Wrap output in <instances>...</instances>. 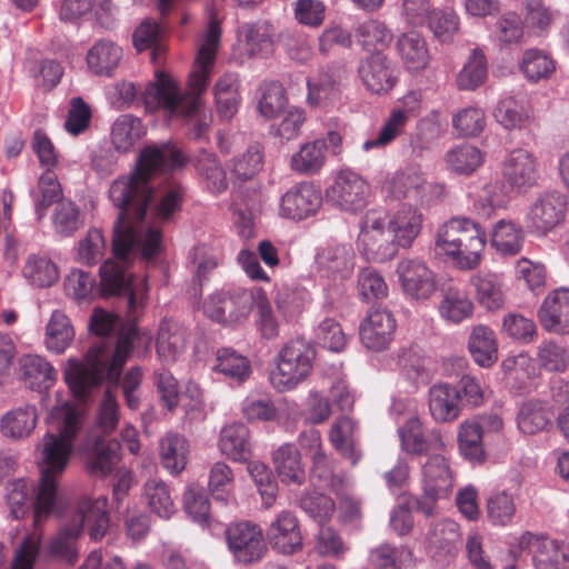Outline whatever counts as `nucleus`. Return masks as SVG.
Returning a JSON list of instances; mask_svg holds the SVG:
<instances>
[{
  "label": "nucleus",
  "mask_w": 569,
  "mask_h": 569,
  "mask_svg": "<svg viewBox=\"0 0 569 569\" xmlns=\"http://www.w3.org/2000/svg\"><path fill=\"white\" fill-rule=\"evenodd\" d=\"M183 164L180 151L170 143L146 147L129 176L114 180L109 190L110 200L120 210L113 228L112 249L121 260H106L100 267L101 292L104 296L128 295V323L118 336L114 348L103 341L89 349L83 362L70 359L64 379L73 395L84 400L90 390L107 380L117 388L123 365L133 350L138 328L133 320L143 308L147 297L144 280H132L123 263L140 254L146 259L157 256L162 248L160 229L147 217V208L159 197L157 219L166 220L180 207L182 188L176 181L156 191L152 180Z\"/></svg>",
  "instance_id": "f257e3e1"
},
{
  "label": "nucleus",
  "mask_w": 569,
  "mask_h": 569,
  "mask_svg": "<svg viewBox=\"0 0 569 569\" xmlns=\"http://www.w3.org/2000/svg\"><path fill=\"white\" fill-rule=\"evenodd\" d=\"M61 425L58 435H47L43 438L40 480L38 481V518L53 511L58 500V479L64 471L71 451L72 442L82 423V410L70 403L56 408L51 415Z\"/></svg>",
  "instance_id": "f03ea898"
},
{
  "label": "nucleus",
  "mask_w": 569,
  "mask_h": 569,
  "mask_svg": "<svg viewBox=\"0 0 569 569\" xmlns=\"http://www.w3.org/2000/svg\"><path fill=\"white\" fill-rule=\"evenodd\" d=\"M107 507L108 500L103 496L81 499L70 520L48 540V555L63 563H76L79 558L78 542L84 529L93 541L101 540L107 533L110 525Z\"/></svg>",
  "instance_id": "7ed1b4c3"
},
{
  "label": "nucleus",
  "mask_w": 569,
  "mask_h": 569,
  "mask_svg": "<svg viewBox=\"0 0 569 569\" xmlns=\"http://www.w3.org/2000/svg\"><path fill=\"white\" fill-rule=\"evenodd\" d=\"M487 244L485 229L470 218L455 217L437 230L436 249L463 271L478 268Z\"/></svg>",
  "instance_id": "20e7f679"
},
{
  "label": "nucleus",
  "mask_w": 569,
  "mask_h": 569,
  "mask_svg": "<svg viewBox=\"0 0 569 569\" xmlns=\"http://www.w3.org/2000/svg\"><path fill=\"white\" fill-rule=\"evenodd\" d=\"M221 38L220 21L216 16H211L208 27L204 31L201 44L198 49L193 69L189 74L188 90L182 91L183 100H194V106L187 110V116L198 112L203 106L202 96L207 91L210 78L212 76L217 52Z\"/></svg>",
  "instance_id": "39448f33"
},
{
  "label": "nucleus",
  "mask_w": 569,
  "mask_h": 569,
  "mask_svg": "<svg viewBox=\"0 0 569 569\" xmlns=\"http://www.w3.org/2000/svg\"><path fill=\"white\" fill-rule=\"evenodd\" d=\"M315 348L303 339L287 342L278 352L276 368L270 373L272 386L280 392L295 389L313 368Z\"/></svg>",
  "instance_id": "423d86ee"
},
{
  "label": "nucleus",
  "mask_w": 569,
  "mask_h": 569,
  "mask_svg": "<svg viewBox=\"0 0 569 569\" xmlns=\"http://www.w3.org/2000/svg\"><path fill=\"white\" fill-rule=\"evenodd\" d=\"M455 479L445 452L432 453L420 468L421 497L418 510L425 516H433L438 503L450 498Z\"/></svg>",
  "instance_id": "0eeeda50"
},
{
  "label": "nucleus",
  "mask_w": 569,
  "mask_h": 569,
  "mask_svg": "<svg viewBox=\"0 0 569 569\" xmlns=\"http://www.w3.org/2000/svg\"><path fill=\"white\" fill-rule=\"evenodd\" d=\"M358 250L368 260L385 262L397 256L399 246L387 226V213L372 209L359 223Z\"/></svg>",
  "instance_id": "6e6552de"
},
{
  "label": "nucleus",
  "mask_w": 569,
  "mask_h": 569,
  "mask_svg": "<svg viewBox=\"0 0 569 569\" xmlns=\"http://www.w3.org/2000/svg\"><path fill=\"white\" fill-rule=\"evenodd\" d=\"M256 290L242 287L210 295L203 302V312L211 320L231 328L244 325L252 311Z\"/></svg>",
  "instance_id": "1a4fd4ad"
},
{
  "label": "nucleus",
  "mask_w": 569,
  "mask_h": 569,
  "mask_svg": "<svg viewBox=\"0 0 569 569\" xmlns=\"http://www.w3.org/2000/svg\"><path fill=\"white\" fill-rule=\"evenodd\" d=\"M142 99L148 111L161 110L171 118L186 117L196 103L190 99L184 101L178 82L162 70H157L154 79L146 86Z\"/></svg>",
  "instance_id": "9d476101"
},
{
  "label": "nucleus",
  "mask_w": 569,
  "mask_h": 569,
  "mask_svg": "<svg viewBox=\"0 0 569 569\" xmlns=\"http://www.w3.org/2000/svg\"><path fill=\"white\" fill-rule=\"evenodd\" d=\"M388 192L397 199H411L420 204H431L445 194V187L428 182L419 166H408L396 172L387 182Z\"/></svg>",
  "instance_id": "9b49d317"
},
{
  "label": "nucleus",
  "mask_w": 569,
  "mask_h": 569,
  "mask_svg": "<svg viewBox=\"0 0 569 569\" xmlns=\"http://www.w3.org/2000/svg\"><path fill=\"white\" fill-rule=\"evenodd\" d=\"M395 272L401 291L408 300L426 302L438 290L436 273L418 258L400 259Z\"/></svg>",
  "instance_id": "f8f14e48"
},
{
  "label": "nucleus",
  "mask_w": 569,
  "mask_h": 569,
  "mask_svg": "<svg viewBox=\"0 0 569 569\" xmlns=\"http://www.w3.org/2000/svg\"><path fill=\"white\" fill-rule=\"evenodd\" d=\"M421 109V94L411 91L403 96L391 109L377 136L362 143L363 151L383 149L395 141L405 130L409 119L418 116Z\"/></svg>",
  "instance_id": "ddd939ff"
},
{
  "label": "nucleus",
  "mask_w": 569,
  "mask_h": 569,
  "mask_svg": "<svg viewBox=\"0 0 569 569\" xmlns=\"http://www.w3.org/2000/svg\"><path fill=\"white\" fill-rule=\"evenodd\" d=\"M370 194V186L360 174L350 171H340L332 184L326 190V198L333 207L346 212L362 210Z\"/></svg>",
  "instance_id": "4468645a"
},
{
  "label": "nucleus",
  "mask_w": 569,
  "mask_h": 569,
  "mask_svg": "<svg viewBox=\"0 0 569 569\" xmlns=\"http://www.w3.org/2000/svg\"><path fill=\"white\" fill-rule=\"evenodd\" d=\"M226 539L229 550L240 563L257 562L268 550L261 528L249 521L230 525L226 530Z\"/></svg>",
  "instance_id": "2eb2a0df"
},
{
  "label": "nucleus",
  "mask_w": 569,
  "mask_h": 569,
  "mask_svg": "<svg viewBox=\"0 0 569 569\" xmlns=\"http://www.w3.org/2000/svg\"><path fill=\"white\" fill-rule=\"evenodd\" d=\"M566 212V196L555 190L545 191L536 197L528 209V228L545 234L563 222Z\"/></svg>",
  "instance_id": "dca6fc26"
},
{
  "label": "nucleus",
  "mask_w": 569,
  "mask_h": 569,
  "mask_svg": "<svg viewBox=\"0 0 569 569\" xmlns=\"http://www.w3.org/2000/svg\"><path fill=\"white\" fill-rule=\"evenodd\" d=\"M401 450L410 456H426L442 453L446 450L441 431L439 429L425 430L418 417L409 418L398 428Z\"/></svg>",
  "instance_id": "f3484780"
},
{
  "label": "nucleus",
  "mask_w": 569,
  "mask_h": 569,
  "mask_svg": "<svg viewBox=\"0 0 569 569\" xmlns=\"http://www.w3.org/2000/svg\"><path fill=\"white\" fill-rule=\"evenodd\" d=\"M501 176L511 189L526 191L539 179L538 158L525 148H515L501 162Z\"/></svg>",
  "instance_id": "a211bd4d"
},
{
  "label": "nucleus",
  "mask_w": 569,
  "mask_h": 569,
  "mask_svg": "<svg viewBox=\"0 0 569 569\" xmlns=\"http://www.w3.org/2000/svg\"><path fill=\"white\" fill-rule=\"evenodd\" d=\"M521 549L531 548L537 569H569V542L525 532L519 538Z\"/></svg>",
  "instance_id": "6ab92c4d"
},
{
  "label": "nucleus",
  "mask_w": 569,
  "mask_h": 569,
  "mask_svg": "<svg viewBox=\"0 0 569 569\" xmlns=\"http://www.w3.org/2000/svg\"><path fill=\"white\" fill-rule=\"evenodd\" d=\"M397 329L393 313L388 309L370 310L361 321L359 335L362 345L371 351L380 352L389 348Z\"/></svg>",
  "instance_id": "aec40b11"
},
{
  "label": "nucleus",
  "mask_w": 569,
  "mask_h": 569,
  "mask_svg": "<svg viewBox=\"0 0 569 569\" xmlns=\"http://www.w3.org/2000/svg\"><path fill=\"white\" fill-rule=\"evenodd\" d=\"M358 76L367 91L379 96L390 92L398 80L396 67L381 53L362 59L358 67Z\"/></svg>",
  "instance_id": "412c9836"
},
{
  "label": "nucleus",
  "mask_w": 569,
  "mask_h": 569,
  "mask_svg": "<svg viewBox=\"0 0 569 569\" xmlns=\"http://www.w3.org/2000/svg\"><path fill=\"white\" fill-rule=\"evenodd\" d=\"M321 203V193L312 183H298L281 197L279 214L286 219L300 221L313 216Z\"/></svg>",
  "instance_id": "4be33fe9"
},
{
  "label": "nucleus",
  "mask_w": 569,
  "mask_h": 569,
  "mask_svg": "<svg viewBox=\"0 0 569 569\" xmlns=\"http://www.w3.org/2000/svg\"><path fill=\"white\" fill-rule=\"evenodd\" d=\"M541 327L549 333L569 335V288L551 290L538 309Z\"/></svg>",
  "instance_id": "5701e85b"
},
{
  "label": "nucleus",
  "mask_w": 569,
  "mask_h": 569,
  "mask_svg": "<svg viewBox=\"0 0 569 569\" xmlns=\"http://www.w3.org/2000/svg\"><path fill=\"white\" fill-rule=\"evenodd\" d=\"M423 213L411 203L403 202L387 213V226L399 248L409 249L423 227Z\"/></svg>",
  "instance_id": "b1692460"
},
{
  "label": "nucleus",
  "mask_w": 569,
  "mask_h": 569,
  "mask_svg": "<svg viewBox=\"0 0 569 569\" xmlns=\"http://www.w3.org/2000/svg\"><path fill=\"white\" fill-rule=\"evenodd\" d=\"M267 535L273 550L293 555L302 550L303 538L297 516L290 510L280 511L271 521Z\"/></svg>",
  "instance_id": "393cba45"
},
{
  "label": "nucleus",
  "mask_w": 569,
  "mask_h": 569,
  "mask_svg": "<svg viewBox=\"0 0 569 569\" xmlns=\"http://www.w3.org/2000/svg\"><path fill=\"white\" fill-rule=\"evenodd\" d=\"M355 252L350 243L330 242L319 248L316 268L326 277H347L353 268Z\"/></svg>",
  "instance_id": "a878e982"
},
{
  "label": "nucleus",
  "mask_w": 569,
  "mask_h": 569,
  "mask_svg": "<svg viewBox=\"0 0 569 569\" xmlns=\"http://www.w3.org/2000/svg\"><path fill=\"white\" fill-rule=\"evenodd\" d=\"M187 348L186 329L177 321L164 319L160 322L156 351L158 359L163 365L177 362Z\"/></svg>",
  "instance_id": "bb28decb"
},
{
  "label": "nucleus",
  "mask_w": 569,
  "mask_h": 569,
  "mask_svg": "<svg viewBox=\"0 0 569 569\" xmlns=\"http://www.w3.org/2000/svg\"><path fill=\"white\" fill-rule=\"evenodd\" d=\"M345 78L341 68H328L308 79L307 102L311 107H326L339 98L340 86Z\"/></svg>",
  "instance_id": "cd10ccee"
},
{
  "label": "nucleus",
  "mask_w": 569,
  "mask_h": 569,
  "mask_svg": "<svg viewBox=\"0 0 569 569\" xmlns=\"http://www.w3.org/2000/svg\"><path fill=\"white\" fill-rule=\"evenodd\" d=\"M396 50L403 68L411 73L425 70L430 62L427 42L417 31L401 33L396 41Z\"/></svg>",
  "instance_id": "c85d7f7f"
},
{
  "label": "nucleus",
  "mask_w": 569,
  "mask_h": 569,
  "mask_svg": "<svg viewBox=\"0 0 569 569\" xmlns=\"http://www.w3.org/2000/svg\"><path fill=\"white\" fill-rule=\"evenodd\" d=\"M461 542L459 525L450 519L432 523L426 533L427 549L433 557L453 556Z\"/></svg>",
  "instance_id": "c756f323"
},
{
  "label": "nucleus",
  "mask_w": 569,
  "mask_h": 569,
  "mask_svg": "<svg viewBox=\"0 0 569 569\" xmlns=\"http://www.w3.org/2000/svg\"><path fill=\"white\" fill-rule=\"evenodd\" d=\"M218 116L223 121H230L238 112L241 96L240 80L237 73L224 72L212 87Z\"/></svg>",
  "instance_id": "7c9ffc66"
},
{
  "label": "nucleus",
  "mask_w": 569,
  "mask_h": 569,
  "mask_svg": "<svg viewBox=\"0 0 569 569\" xmlns=\"http://www.w3.org/2000/svg\"><path fill=\"white\" fill-rule=\"evenodd\" d=\"M272 463L280 481L287 486H301L306 470L301 453L292 443H283L272 453Z\"/></svg>",
  "instance_id": "2f4dec72"
},
{
  "label": "nucleus",
  "mask_w": 569,
  "mask_h": 569,
  "mask_svg": "<svg viewBox=\"0 0 569 569\" xmlns=\"http://www.w3.org/2000/svg\"><path fill=\"white\" fill-rule=\"evenodd\" d=\"M429 411L439 422H450L460 415L459 390L448 383H436L429 389Z\"/></svg>",
  "instance_id": "473e14b6"
},
{
  "label": "nucleus",
  "mask_w": 569,
  "mask_h": 569,
  "mask_svg": "<svg viewBox=\"0 0 569 569\" xmlns=\"http://www.w3.org/2000/svg\"><path fill=\"white\" fill-rule=\"evenodd\" d=\"M476 299L481 307L489 311L499 310L505 306L506 292L503 278L495 272H478L470 279Z\"/></svg>",
  "instance_id": "72a5a7b5"
},
{
  "label": "nucleus",
  "mask_w": 569,
  "mask_h": 569,
  "mask_svg": "<svg viewBox=\"0 0 569 569\" xmlns=\"http://www.w3.org/2000/svg\"><path fill=\"white\" fill-rule=\"evenodd\" d=\"M356 421L348 416H342L336 419L329 432L332 447L353 466L362 458L356 441Z\"/></svg>",
  "instance_id": "f704fd0d"
},
{
  "label": "nucleus",
  "mask_w": 569,
  "mask_h": 569,
  "mask_svg": "<svg viewBox=\"0 0 569 569\" xmlns=\"http://www.w3.org/2000/svg\"><path fill=\"white\" fill-rule=\"evenodd\" d=\"M122 59V49L113 41L101 39L87 52L88 69L97 76L110 77Z\"/></svg>",
  "instance_id": "c9c22d12"
},
{
  "label": "nucleus",
  "mask_w": 569,
  "mask_h": 569,
  "mask_svg": "<svg viewBox=\"0 0 569 569\" xmlns=\"http://www.w3.org/2000/svg\"><path fill=\"white\" fill-rule=\"evenodd\" d=\"M218 446L227 458L237 462L247 461L251 451L249 429L241 422L224 426L220 431Z\"/></svg>",
  "instance_id": "e433bc0d"
},
{
  "label": "nucleus",
  "mask_w": 569,
  "mask_h": 569,
  "mask_svg": "<svg viewBox=\"0 0 569 569\" xmlns=\"http://www.w3.org/2000/svg\"><path fill=\"white\" fill-rule=\"evenodd\" d=\"M526 233L522 227L511 220L497 221L490 231L491 247L501 256L518 254L525 243Z\"/></svg>",
  "instance_id": "4c0bfd02"
},
{
  "label": "nucleus",
  "mask_w": 569,
  "mask_h": 569,
  "mask_svg": "<svg viewBox=\"0 0 569 569\" xmlns=\"http://www.w3.org/2000/svg\"><path fill=\"white\" fill-rule=\"evenodd\" d=\"M468 349L477 365L483 368L491 367L498 359V342L493 330L485 325L473 327Z\"/></svg>",
  "instance_id": "58836bf2"
},
{
  "label": "nucleus",
  "mask_w": 569,
  "mask_h": 569,
  "mask_svg": "<svg viewBox=\"0 0 569 569\" xmlns=\"http://www.w3.org/2000/svg\"><path fill=\"white\" fill-rule=\"evenodd\" d=\"M472 311L473 303L463 288L450 284L443 289L439 305V313L443 319L459 323L469 318Z\"/></svg>",
  "instance_id": "ea45409f"
},
{
  "label": "nucleus",
  "mask_w": 569,
  "mask_h": 569,
  "mask_svg": "<svg viewBox=\"0 0 569 569\" xmlns=\"http://www.w3.org/2000/svg\"><path fill=\"white\" fill-rule=\"evenodd\" d=\"M141 496L149 510L162 519H170L177 511L171 490L161 479L146 481Z\"/></svg>",
  "instance_id": "a19ab883"
},
{
  "label": "nucleus",
  "mask_w": 569,
  "mask_h": 569,
  "mask_svg": "<svg viewBox=\"0 0 569 569\" xmlns=\"http://www.w3.org/2000/svg\"><path fill=\"white\" fill-rule=\"evenodd\" d=\"M482 425L478 420L463 421L458 431L459 451L471 463H482L486 460L483 449Z\"/></svg>",
  "instance_id": "79ce46f5"
},
{
  "label": "nucleus",
  "mask_w": 569,
  "mask_h": 569,
  "mask_svg": "<svg viewBox=\"0 0 569 569\" xmlns=\"http://www.w3.org/2000/svg\"><path fill=\"white\" fill-rule=\"evenodd\" d=\"M326 151L327 144L323 139H315L301 144L299 150L291 157L292 170L305 174L319 172L327 160Z\"/></svg>",
  "instance_id": "37998d69"
},
{
  "label": "nucleus",
  "mask_w": 569,
  "mask_h": 569,
  "mask_svg": "<svg viewBox=\"0 0 569 569\" xmlns=\"http://www.w3.org/2000/svg\"><path fill=\"white\" fill-rule=\"evenodd\" d=\"M551 411L547 403L540 400H528L519 409L517 425L525 435H537L548 429Z\"/></svg>",
  "instance_id": "c03bdc74"
},
{
  "label": "nucleus",
  "mask_w": 569,
  "mask_h": 569,
  "mask_svg": "<svg viewBox=\"0 0 569 569\" xmlns=\"http://www.w3.org/2000/svg\"><path fill=\"white\" fill-rule=\"evenodd\" d=\"M36 427V408L33 406L18 407L0 419V432L6 438H27Z\"/></svg>",
  "instance_id": "a18cd8bd"
},
{
  "label": "nucleus",
  "mask_w": 569,
  "mask_h": 569,
  "mask_svg": "<svg viewBox=\"0 0 569 569\" xmlns=\"http://www.w3.org/2000/svg\"><path fill=\"white\" fill-rule=\"evenodd\" d=\"M358 43L367 51L381 53L387 49L393 34L387 24L377 19H369L358 24L355 31Z\"/></svg>",
  "instance_id": "49530a36"
},
{
  "label": "nucleus",
  "mask_w": 569,
  "mask_h": 569,
  "mask_svg": "<svg viewBox=\"0 0 569 569\" xmlns=\"http://www.w3.org/2000/svg\"><path fill=\"white\" fill-rule=\"evenodd\" d=\"M189 443L182 436L168 433L160 441L161 463L171 475H179L188 463Z\"/></svg>",
  "instance_id": "de8ad7c7"
},
{
  "label": "nucleus",
  "mask_w": 569,
  "mask_h": 569,
  "mask_svg": "<svg viewBox=\"0 0 569 569\" xmlns=\"http://www.w3.org/2000/svg\"><path fill=\"white\" fill-rule=\"evenodd\" d=\"M51 224L57 234L71 237L83 227L84 217L76 202L66 199L54 206Z\"/></svg>",
  "instance_id": "09e8293b"
},
{
  "label": "nucleus",
  "mask_w": 569,
  "mask_h": 569,
  "mask_svg": "<svg viewBox=\"0 0 569 569\" xmlns=\"http://www.w3.org/2000/svg\"><path fill=\"white\" fill-rule=\"evenodd\" d=\"M493 117L507 130L521 129L533 120L531 108L512 97L503 98L498 102Z\"/></svg>",
  "instance_id": "8fccbe9b"
},
{
  "label": "nucleus",
  "mask_w": 569,
  "mask_h": 569,
  "mask_svg": "<svg viewBox=\"0 0 569 569\" xmlns=\"http://www.w3.org/2000/svg\"><path fill=\"white\" fill-rule=\"evenodd\" d=\"M212 370L241 383L249 378L251 365L246 356L231 348H222L217 351Z\"/></svg>",
  "instance_id": "3c124183"
},
{
  "label": "nucleus",
  "mask_w": 569,
  "mask_h": 569,
  "mask_svg": "<svg viewBox=\"0 0 569 569\" xmlns=\"http://www.w3.org/2000/svg\"><path fill=\"white\" fill-rule=\"evenodd\" d=\"M274 302L283 318L292 319L308 307L310 295L302 287L286 283L278 288Z\"/></svg>",
  "instance_id": "603ef678"
},
{
  "label": "nucleus",
  "mask_w": 569,
  "mask_h": 569,
  "mask_svg": "<svg viewBox=\"0 0 569 569\" xmlns=\"http://www.w3.org/2000/svg\"><path fill=\"white\" fill-rule=\"evenodd\" d=\"M133 44L138 51L152 49L151 59L154 63H160L167 51L162 42V30L160 26L151 20H143L133 33Z\"/></svg>",
  "instance_id": "864d4df0"
},
{
  "label": "nucleus",
  "mask_w": 569,
  "mask_h": 569,
  "mask_svg": "<svg viewBox=\"0 0 569 569\" xmlns=\"http://www.w3.org/2000/svg\"><path fill=\"white\" fill-rule=\"evenodd\" d=\"M193 161L198 173L211 192L220 193L227 188L226 172L212 152L201 149Z\"/></svg>",
  "instance_id": "5fc2aeb1"
},
{
  "label": "nucleus",
  "mask_w": 569,
  "mask_h": 569,
  "mask_svg": "<svg viewBox=\"0 0 569 569\" xmlns=\"http://www.w3.org/2000/svg\"><path fill=\"white\" fill-rule=\"evenodd\" d=\"M520 70L530 82L550 78L556 71V61L540 49H528L520 61Z\"/></svg>",
  "instance_id": "6e6d98bb"
},
{
  "label": "nucleus",
  "mask_w": 569,
  "mask_h": 569,
  "mask_svg": "<svg viewBox=\"0 0 569 569\" xmlns=\"http://www.w3.org/2000/svg\"><path fill=\"white\" fill-rule=\"evenodd\" d=\"M488 68L485 53L480 49H473L462 69L456 78L460 90H475L487 79Z\"/></svg>",
  "instance_id": "4d7b16f0"
},
{
  "label": "nucleus",
  "mask_w": 569,
  "mask_h": 569,
  "mask_svg": "<svg viewBox=\"0 0 569 569\" xmlns=\"http://www.w3.org/2000/svg\"><path fill=\"white\" fill-rule=\"evenodd\" d=\"M144 134L142 122L131 114L120 116L112 126L111 140L114 148L126 152Z\"/></svg>",
  "instance_id": "13d9d810"
},
{
  "label": "nucleus",
  "mask_w": 569,
  "mask_h": 569,
  "mask_svg": "<svg viewBox=\"0 0 569 569\" xmlns=\"http://www.w3.org/2000/svg\"><path fill=\"white\" fill-rule=\"evenodd\" d=\"M516 512L515 497L506 490L492 493L487 500L486 515L492 526L506 527L510 525Z\"/></svg>",
  "instance_id": "bf43d9fd"
},
{
  "label": "nucleus",
  "mask_w": 569,
  "mask_h": 569,
  "mask_svg": "<svg viewBox=\"0 0 569 569\" xmlns=\"http://www.w3.org/2000/svg\"><path fill=\"white\" fill-rule=\"evenodd\" d=\"M34 483L18 479L10 483L7 505L14 519L23 518L36 506Z\"/></svg>",
  "instance_id": "052dcab7"
},
{
  "label": "nucleus",
  "mask_w": 569,
  "mask_h": 569,
  "mask_svg": "<svg viewBox=\"0 0 569 569\" xmlns=\"http://www.w3.org/2000/svg\"><path fill=\"white\" fill-rule=\"evenodd\" d=\"M446 162L452 171L470 174L482 164L483 154L477 147L463 143L447 152Z\"/></svg>",
  "instance_id": "680f3d73"
},
{
  "label": "nucleus",
  "mask_w": 569,
  "mask_h": 569,
  "mask_svg": "<svg viewBox=\"0 0 569 569\" xmlns=\"http://www.w3.org/2000/svg\"><path fill=\"white\" fill-rule=\"evenodd\" d=\"M234 476L232 469L222 461L214 462L208 476V489L211 496L227 503L233 496Z\"/></svg>",
  "instance_id": "e2e57ef3"
},
{
  "label": "nucleus",
  "mask_w": 569,
  "mask_h": 569,
  "mask_svg": "<svg viewBox=\"0 0 569 569\" xmlns=\"http://www.w3.org/2000/svg\"><path fill=\"white\" fill-rule=\"evenodd\" d=\"M537 361L547 371L565 372L569 367L568 347L553 340L543 341L537 348Z\"/></svg>",
  "instance_id": "0e129e2a"
},
{
  "label": "nucleus",
  "mask_w": 569,
  "mask_h": 569,
  "mask_svg": "<svg viewBox=\"0 0 569 569\" xmlns=\"http://www.w3.org/2000/svg\"><path fill=\"white\" fill-rule=\"evenodd\" d=\"M74 337V331L68 317L61 311H54L47 326L46 343L49 350L62 353Z\"/></svg>",
  "instance_id": "69168bd1"
},
{
  "label": "nucleus",
  "mask_w": 569,
  "mask_h": 569,
  "mask_svg": "<svg viewBox=\"0 0 569 569\" xmlns=\"http://www.w3.org/2000/svg\"><path fill=\"white\" fill-rule=\"evenodd\" d=\"M411 556L408 548L382 543L370 550L369 565L372 569H401L406 562L411 561Z\"/></svg>",
  "instance_id": "338daca9"
},
{
  "label": "nucleus",
  "mask_w": 569,
  "mask_h": 569,
  "mask_svg": "<svg viewBox=\"0 0 569 569\" xmlns=\"http://www.w3.org/2000/svg\"><path fill=\"white\" fill-rule=\"evenodd\" d=\"M247 470L258 488L262 506L267 509L271 508L278 496V485L269 467L261 461H250Z\"/></svg>",
  "instance_id": "774afa93"
}]
</instances>
